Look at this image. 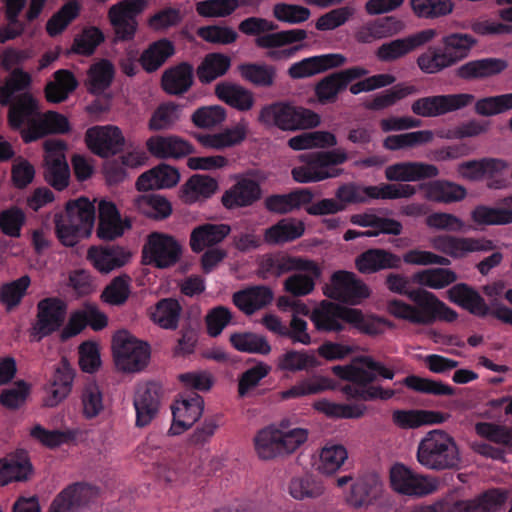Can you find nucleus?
I'll use <instances>...</instances> for the list:
<instances>
[{
    "label": "nucleus",
    "mask_w": 512,
    "mask_h": 512,
    "mask_svg": "<svg viewBox=\"0 0 512 512\" xmlns=\"http://www.w3.org/2000/svg\"><path fill=\"white\" fill-rule=\"evenodd\" d=\"M387 288L394 293L407 296L412 303L401 299L389 300L387 312L394 318L417 326L431 325L437 320L453 322L457 313L439 300L435 294L423 289H409V280L401 274H389Z\"/></svg>",
    "instance_id": "nucleus-1"
},
{
    "label": "nucleus",
    "mask_w": 512,
    "mask_h": 512,
    "mask_svg": "<svg viewBox=\"0 0 512 512\" xmlns=\"http://www.w3.org/2000/svg\"><path fill=\"white\" fill-rule=\"evenodd\" d=\"M333 372L339 378L350 382L341 388L347 398L373 401L388 400L394 396L392 389L372 384L379 377L393 379L395 372L371 356H360L350 365L335 366Z\"/></svg>",
    "instance_id": "nucleus-2"
},
{
    "label": "nucleus",
    "mask_w": 512,
    "mask_h": 512,
    "mask_svg": "<svg viewBox=\"0 0 512 512\" xmlns=\"http://www.w3.org/2000/svg\"><path fill=\"white\" fill-rule=\"evenodd\" d=\"M8 119L15 129L24 127L21 136L25 143L49 133H65L69 130V122L65 116L53 111L41 114L37 101L28 94H23L11 105Z\"/></svg>",
    "instance_id": "nucleus-3"
},
{
    "label": "nucleus",
    "mask_w": 512,
    "mask_h": 512,
    "mask_svg": "<svg viewBox=\"0 0 512 512\" xmlns=\"http://www.w3.org/2000/svg\"><path fill=\"white\" fill-rule=\"evenodd\" d=\"M416 459L422 467L432 471L455 470L462 462L455 439L442 429L425 434L418 443Z\"/></svg>",
    "instance_id": "nucleus-4"
},
{
    "label": "nucleus",
    "mask_w": 512,
    "mask_h": 512,
    "mask_svg": "<svg viewBox=\"0 0 512 512\" xmlns=\"http://www.w3.org/2000/svg\"><path fill=\"white\" fill-rule=\"evenodd\" d=\"M94 222L93 202L81 197L67 203L66 216L56 219V233L63 245L72 247L79 239L90 236Z\"/></svg>",
    "instance_id": "nucleus-5"
},
{
    "label": "nucleus",
    "mask_w": 512,
    "mask_h": 512,
    "mask_svg": "<svg viewBox=\"0 0 512 512\" xmlns=\"http://www.w3.org/2000/svg\"><path fill=\"white\" fill-rule=\"evenodd\" d=\"M259 121L266 126L294 131L314 128L320 124L321 119L319 114L310 109L278 102L262 108Z\"/></svg>",
    "instance_id": "nucleus-6"
},
{
    "label": "nucleus",
    "mask_w": 512,
    "mask_h": 512,
    "mask_svg": "<svg viewBox=\"0 0 512 512\" xmlns=\"http://www.w3.org/2000/svg\"><path fill=\"white\" fill-rule=\"evenodd\" d=\"M416 194V188L410 184L382 183L379 185L361 186L347 183L338 187L335 196L339 203H364L370 199L395 200L410 198Z\"/></svg>",
    "instance_id": "nucleus-7"
},
{
    "label": "nucleus",
    "mask_w": 512,
    "mask_h": 512,
    "mask_svg": "<svg viewBox=\"0 0 512 512\" xmlns=\"http://www.w3.org/2000/svg\"><path fill=\"white\" fill-rule=\"evenodd\" d=\"M112 348L115 365L122 372H140L149 362L150 346L126 331L114 335Z\"/></svg>",
    "instance_id": "nucleus-8"
},
{
    "label": "nucleus",
    "mask_w": 512,
    "mask_h": 512,
    "mask_svg": "<svg viewBox=\"0 0 512 512\" xmlns=\"http://www.w3.org/2000/svg\"><path fill=\"white\" fill-rule=\"evenodd\" d=\"M390 482L397 493L418 498L433 494L440 485L437 477L417 473L401 463L392 466Z\"/></svg>",
    "instance_id": "nucleus-9"
},
{
    "label": "nucleus",
    "mask_w": 512,
    "mask_h": 512,
    "mask_svg": "<svg viewBox=\"0 0 512 512\" xmlns=\"http://www.w3.org/2000/svg\"><path fill=\"white\" fill-rule=\"evenodd\" d=\"M324 293L329 298L357 305L370 296V289L355 273L339 270L332 274Z\"/></svg>",
    "instance_id": "nucleus-10"
},
{
    "label": "nucleus",
    "mask_w": 512,
    "mask_h": 512,
    "mask_svg": "<svg viewBox=\"0 0 512 512\" xmlns=\"http://www.w3.org/2000/svg\"><path fill=\"white\" fill-rule=\"evenodd\" d=\"M182 247L167 234L151 233L143 247V258L147 264L158 268L174 265L181 257Z\"/></svg>",
    "instance_id": "nucleus-11"
},
{
    "label": "nucleus",
    "mask_w": 512,
    "mask_h": 512,
    "mask_svg": "<svg viewBox=\"0 0 512 512\" xmlns=\"http://www.w3.org/2000/svg\"><path fill=\"white\" fill-rule=\"evenodd\" d=\"M284 269L295 272L284 281V289L293 296L310 294L321 276L320 267L314 261L302 257L288 260Z\"/></svg>",
    "instance_id": "nucleus-12"
},
{
    "label": "nucleus",
    "mask_w": 512,
    "mask_h": 512,
    "mask_svg": "<svg viewBox=\"0 0 512 512\" xmlns=\"http://www.w3.org/2000/svg\"><path fill=\"white\" fill-rule=\"evenodd\" d=\"M45 148V180L61 191L69 184L70 169L65 157L66 145L60 140H47Z\"/></svg>",
    "instance_id": "nucleus-13"
},
{
    "label": "nucleus",
    "mask_w": 512,
    "mask_h": 512,
    "mask_svg": "<svg viewBox=\"0 0 512 512\" xmlns=\"http://www.w3.org/2000/svg\"><path fill=\"white\" fill-rule=\"evenodd\" d=\"M474 101L468 93L428 96L413 102L411 109L421 117H436L462 109Z\"/></svg>",
    "instance_id": "nucleus-14"
},
{
    "label": "nucleus",
    "mask_w": 512,
    "mask_h": 512,
    "mask_svg": "<svg viewBox=\"0 0 512 512\" xmlns=\"http://www.w3.org/2000/svg\"><path fill=\"white\" fill-rule=\"evenodd\" d=\"M146 5L147 0H123L109 9V19L117 38L129 40L134 37L137 28L136 16Z\"/></svg>",
    "instance_id": "nucleus-15"
},
{
    "label": "nucleus",
    "mask_w": 512,
    "mask_h": 512,
    "mask_svg": "<svg viewBox=\"0 0 512 512\" xmlns=\"http://www.w3.org/2000/svg\"><path fill=\"white\" fill-rule=\"evenodd\" d=\"M430 245L436 251L455 259L463 258L472 252L490 251L494 248V243L491 240L447 234L432 237Z\"/></svg>",
    "instance_id": "nucleus-16"
},
{
    "label": "nucleus",
    "mask_w": 512,
    "mask_h": 512,
    "mask_svg": "<svg viewBox=\"0 0 512 512\" xmlns=\"http://www.w3.org/2000/svg\"><path fill=\"white\" fill-rule=\"evenodd\" d=\"M203 398L195 392L181 395L172 405L173 422L169 428L170 435H180L190 428L202 415Z\"/></svg>",
    "instance_id": "nucleus-17"
},
{
    "label": "nucleus",
    "mask_w": 512,
    "mask_h": 512,
    "mask_svg": "<svg viewBox=\"0 0 512 512\" xmlns=\"http://www.w3.org/2000/svg\"><path fill=\"white\" fill-rule=\"evenodd\" d=\"M37 310V320L33 326V335L38 339H42L62 326L67 313V305L62 299L49 297L39 301Z\"/></svg>",
    "instance_id": "nucleus-18"
},
{
    "label": "nucleus",
    "mask_w": 512,
    "mask_h": 512,
    "mask_svg": "<svg viewBox=\"0 0 512 512\" xmlns=\"http://www.w3.org/2000/svg\"><path fill=\"white\" fill-rule=\"evenodd\" d=\"M437 35L438 33L435 29L428 28L404 38L383 43L378 47L376 56L384 62L394 61L431 42Z\"/></svg>",
    "instance_id": "nucleus-19"
},
{
    "label": "nucleus",
    "mask_w": 512,
    "mask_h": 512,
    "mask_svg": "<svg viewBox=\"0 0 512 512\" xmlns=\"http://www.w3.org/2000/svg\"><path fill=\"white\" fill-rule=\"evenodd\" d=\"M86 142L91 151L101 157H109L120 152L125 139L117 126H94L86 132Z\"/></svg>",
    "instance_id": "nucleus-20"
},
{
    "label": "nucleus",
    "mask_w": 512,
    "mask_h": 512,
    "mask_svg": "<svg viewBox=\"0 0 512 512\" xmlns=\"http://www.w3.org/2000/svg\"><path fill=\"white\" fill-rule=\"evenodd\" d=\"M369 71L355 66L333 73L323 78L315 88L316 96L321 103H332L338 94L354 80L366 76Z\"/></svg>",
    "instance_id": "nucleus-21"
},
{
    "label": "nucleus",
    "mask_w": 512,
    "mask_h": 512,
    "mask_svg": "<svg viewBox=\"0 0 512 512\" xmlns=\"http://www.w3.org/2000/svg\"><path fill=\"white\" fill-rule=\"evenodd\" d=\"M99 490L89 484L75 483L64 489L52 502L49 512H79L98 497Z\"/></svg>",
    "instance_id": "nucleus-22"
},
{
    "label": "nucleus",
    "mask_w": 512,
    "mask_h": 512,
    "mask_svg": "<svg viewBox=\"0 0 512 512\" xmlns=\"http://www.w3.org/2000/svg\"><path fill=\"white\" fill-rule=\"evenodd\" d=\"M160 390V385L154 382L137 387L133 401L137 427L147 426L157 415L160 406Z\"/></svg>",
    "instance_id": "nucleus-23"
},
{
    "label": "nucleus",
    "mask_w": 512,
    "mask_h": 512,
    "mask_svg": "<svg viewBox=\"0 0 512 512\" xmlns=\"http://www.w3.org/2000/svg\"><path fill=\"white\" fill-rule=\"evenodd\" d=\"M349 309L324 300L313 309L310 319L318 331L338 332L343 329L344 322L348 323Z\"/></svg>",
    "instance_id": "nucleus-24"
},
{
    "label": "nucleus",
    "mask_w": 512,
    "mask_h": 512,
    "mask_svg": "<svg viewBox=\"0 0 512 512\" xmlns=\"http://www.w3.org/2000/svg\"><path fill=\"white\" fill-rule=\"evenodd\" d=\"M438 168L423 162H399L385 168V178L395 182H415L436 177Z\"/></svg>",
    "instance_id": "nucleus-25"
},
{
    "label": "nucleus",
    "mask_w": 512,
    "mask_h": 512,
    "mask_svg": "<svg viewBox=\"0 0 512 512\" xmlns=\"http://www.w3.org/2000/svg\"><path fill=\"white\" fill-rule=\"evenodd\" d=\"M346 58L339 53L323 54L305 58L292 64L288 70L294 79H301L343 65Z\"/></svg>",
    "instance_id": "nucleus-26"
},
{
    "label": "nucleus",
    "mask_w": 512,
    "mask_h": 512,
    "mask_svg": "<svg viewBox=\"0 0 512 512\" xmlns=\"http://www.w3.org/2000/svg\"><path fill=\"white\" fill-rule=\"evenodd\" d=\"M147 150L160 159H179L192 153V145L175 135L150 137L146 141Z\"/></svg>",
    "instance_id": "nucleus-27"
},
{
    "label": "nucleus",
    "mask_w": 512,
    "mask_h": 512,
    "mask_svg": "<svg viewBox=\"0 0 512 512\" xmlns=\"http://www.w3.org/2000/svg\"><path fill=\"white\" fill-rule=\"evenodd\" d=\"M74 380V371L67 360L63 359L55 368L54 374L46 388L44 404L55 407L61 403L71 392Z\"/></svg>",
    "instance_id": "nucleus-28"
},
{
    "label": "nucleus",
    "mask_w": 512,
    "mask_h": 512,
    "mask_svg": "<svg viewBox=\"0 0 512 512\" xmlns=\"http://www.w3.org/2000/svg\"><path fill=\"white\" fill-rule=\"evenodd\" d=\"M401 262V258L390 251L372 248L357 256L355 266L362 274H373L381 270L397 269Z\"/></svg>",
    "instance_id": "nucleus-29"
},
{
    "label": "nucleus",
    "mask_w": 512,
    "mask_h": 512,
    "mask_svg": "<svg viewBox=\"0 0 512 512\" xmlns=\"http://www.w3.org/2000/svg\"><path fill=\"white\" fill-rule=\"evenodd\" d=\"M99 226L97 235L103 240H113L120 237L126 229L131 227L128 219L124 221L114 203L101 201L99 203Z\"/></svg>",
    "instance_id": "nucleus-30"
},
{
    "label": "nucleus",
    "mask_w": 512,
    "mask_h": 512,
    "mask_svg": "<svg viewBox=\"0 0 512 512\" xmlns=\"http://www.w3.org/2000/svg\"><path fill=\"white\" fill-rule=\"evenodd\" d=\"M261 196L259 183L250 177H240L235 185L222 196V203L228 209L253 204Z\"/></svg>",
    "instance_id": "nucleus-31"
},
{
    "label": "nucleus",
    "mask_w": 512,
    "mask_h": 512,
    "mask_svg": "<svg viewBox=\"0 0 512 512\" xmlns=\"http://www.w3.org/2000/svg\"><path fill=\"white\" fill-rule=\"evenodd\" d=\"M130 255L119 246H93L88 250L87 258L102 273L122 267Z\"/></svg>",
    "instance_id": "nucleus-32"
},
{
    "label": "nucleus",
    "mask_w": 512,
    "mask_h": 512,
    "mask_svg": "<svg viewBox=\"0 0 512 512\" xmlns=\"http://www.w3.org/2000/svg\"><path fill=\"white\" fill-rule=\"evenodd\" d=\"M313 197L311 189L300 188L287 194L269 196L265 200V206L271 212L286 214L310 204Z\"/></svg>",
    "instance_id": "nucleus-33"
},
{
    "label": "nucleus",
    "mask_w": 512,
    "mask_h": 512,
    "mask_svg": "<svg viewBox=\"0 0 512 512\" xmlns=\"http://www.w3.org/2000/svg\"><path fill=\"white\" fill-rule=\"evenodd\" d=\"M507 498V490L490 489L474 499L457 501L455 510L458 512H496L504 505Z\"/></svg>",
    "instance_id": "nucleus-34"
},
{
    "label": "nucleus",
    "mask_w": 512,
    "mask_h": 512,
    "mask_svg": "<svg viewBox=\"0 0 512 512\" xmlns=\"http://www.w3.org/2000/svg\"><path fill=\"white\" fill-rule=\"evenodd\" d=\"M248 132V123L241 119L233 127L227 128L219 133L201 134L199 142L206 148L222 150L240 144L244 141Z\"/></svg>",
    "instance_id": "nucleus-35"
},
{
    "label": "nucleus",
    "mask_w": 512,
    "mask_h": 512,
    "mask_svg": "<svg viewBox=\"0 0 512 512\" xmlns=\"http://www.w3.org/2000/svg\"><path fill=\"white\" fill-rule=\"evenodd\" d=\"M305 232V224L302 220L287 217L267 228L264 240L270 245H283L302 237Z\"/></svg>",
    "instance_id": "nucleus-36"
},
{
    "label": "nucleus",
    "mask_w": 512,
    "mask_h": 512,
    "mask_svg": "<svg viewBox=\"0 0 512 512\" xmlns=\"http://www.w3.org/2000/svg\"><path fill=\"white\" fill-rule=\"evenodd\" d=\"M179 179V172L175 168L160 164L140 175L136 181V187L139 191L171 188L179 182Z\"/></svg>",
    "instance_id": "nucleus-37"
},
{
    "label": "nucleus",
    "mask_w": 512,
    "mask_h": 512,
    "mask_svg": "<svg viewBox=\"0 0 512 512\" xmlns=\"http://www.w3.org/2000/svg\"><path fill=\"white\" fill-rule=\"evenodd\" d=\"M400 28L401 23L395 17H383L359 27L355 32V39L360 43H371L396 34Z\"/></svg>",
    "instance_id": "nucleus-38"
},
{
    "label": "nucleus",
    "mask_w": 512,
    "mask_h": 512,
    "mask_svg": "<svg viewBox=\"0 0 512 512\" xmlns=\"http://www.w3.org/2000/svg\"><path fill=\"white\" fill-rule=\"evenodd\" d=\"M231 228L227 224H203L194 228L190 235V246L193 252L200 253L205 248L222 242L230 233Z\"/></svg>",
    "instance_id": "nucleus-39"
},
{
    "label": "nucleus",
    "mask_w": 512,
    "mask_h": 512,
    "mask_svg": "<svg viewBox=\"0 0 512 512\" xmlns=\"http://www.w3.org/2000/svg\"><path fill=\"white\" fill-rule=\"evenodd\" d=\"M507 66V61L500 58L478 59L461 65L457 75L465 80L483 79L500 74Z\"/></svg>",
    "instance_id": "nucleus-40"
},
{
    "label": "nucleus",
    "mask_w": 512,
    "mask_h": 512,
    "mask_svg": "<svg viewBox=\"0 0 512 512\" xmlns=\"http://www.w3.org/2000/svg\"><path fill=\"white\" fill-rule=\"evenodd\" d=\"M448 298L477 316H486L489 307L478 292L466 284H456L448 290Z\"/></svg>",
    "instance_id": "nucleus-41"
},
{
    "label": "nucleus",
    "mask_w": 512,
    "mask_h": 512,
    "mask_svg": "<svg viewBox=\"0 0 512 512\" xmlns=\"http://www.w3.org/2000/svg\"><path fill=\"white\" fill-rule=\"evenodd\" d=\"M425 198L438 203H453L465 198L466 189L454 182L445 180H434L422 186Z\"/></svg>",
    "instance_id": "nucleus-42"
},
{
    "label": "nucleus",
    "mask_w": 512,
    "mask_h": 512,
    "mask_svg": "<svg viewBox=\"0 0 512 512\" xmlns=\"http://www.w3.org/2000/svg\"><path fill=\"white\" fill-rule=\"evenodd\" d=\"M273 299L271 289L265 286H254L233 295L234 304L246 314H252L255 311L268 305Z\"/></svg>",
    "instance_id": "nucleus-43"
},
{
    "label": "nucleus",
    "mask_w": 512,
    "mask_h": 512,
    "mask_svg": "<svg viewBox=\"0 0 512 512\" xmlns=\"http://www.w3.org/2000/svg\"><path fill=\"white\" fill-rule=\"evenodd\" d=\"M448 419V415L428 410H397L393 413V421L400 428H417L422 425L440 424Z\"/></svg>",
    "instance_id": "nucleus-44"
},
{
    "label": "nucleus",
    "mask_w": 512,
    "mask_h": 512,
    "mask_svg": "<svg viewBox=\"0 0 512 512\" xmlns=\"http://www.w3.org/2000/svg\"><path fill=\"white\" fill-rule=\"evenodd\" d=\"M280 439L277 424L269 425L258 431L254 437L257 456L262 460H272L283 456Z\"/></svg>",
    "instance_id": "nucleus-45"
},
{
    "label": "nucleus",
    "mask_w": 512,
    "mask_h": 512,
    "mask_svg": "<svg viewBox=\"0 0 512 512\" xmlns=\"http://www.w3.org/2000/svg\"><path fill=\"white\" fill-rule=\"evenodd\" d=\"M381 490L382 484L376 475L360 477L352 484L348 502L354 507L367 505L378 497Z\"/></svg>",
    "instance_id": "nucleus-46"
},
{
    "label": "nucleus",
    "mask_w": 512,
    "mask_h": 512,
    "mask_svg": "<svg viewBox=\"0 0 512 512\" xmlns=\"http://www.w3.org/2000/svg\"><path fill=\"white\" fill-rule=\"evenodd\" d=\"M193 82V67L188 63H181L167 70L162 77L163 89L169 94H182L186 92Z\"/></svg>",
    "instance_id": "nucleus-47"
},
{
    "label": "nucleus",
    "mask_w": 512,
    "mask_h": 512,
    "mask_svg": "<svg viewBox=\"0 0 512 512\" xmlns=\"http://www.w3.org/2000/svg\"><path fill=\"white\" fill-rule=\"evenodd\" d=\"M215 93L220 100L240 111H248L254 104L253 94L239 85L221 83Z\"/></svg>",
    "instance_id": "nucleus-48"
},
{
    "label": "nucleus",
    "mask_w": 512,
    "mask_h": 512,
    "mask_svg": "<svg viewBox=\"0 0 512 512\" xmlns=\"http://www.w3.org/2000/svg\"><path fill=\"white\" fill-rule=\"evenodd\" d=\"M300 159L304 165L292 169V176L296 182H319L335 177V173L324 172L314 152L302 154Z\"/></svg>",
    "instance_id": "nucleus-49"
},
{
    "label": "nucleus",
    "mask_w": 512,
    "mask_h": 512,
    "mask_svg": "<svg viewBox=\"0 0 512 512\" xmlns=\"http://www.w3.org/2000/svg\"><path fill=\"white\" fill-rule=\"evenodd\" d=\"M300 159L304 165L292 169V176L296 182H319L335 177V173L324 172L314 152L302 154Z\"/></svg>",
    "instance_id": "nucleus-50"
},
{
    "label": "nucleus",
    "mask_w": 512,
    "mask_h": 512,
    "mask_svg": "<svg viewBox=\"0 0 512 512\" xmlns=\"http://www.w3.org/2000/svg\"><path fill=\"white\" fill-rule=\"evenodd\" d=\"M217 188L218 183L214 178L206 175H194L183 186L182 199L191 204L211 197Z\"/></svg>",
    "instance_id": "nucleus-51"
},
{
    "label": "nucleus",
    "mask_w": 512,
    "mask_h": 512,
    "mask_svg": "<svg viewBox=\"0 0 512 512\" xmlns=\"http://www.w3.org/2000/svg\"><path fill=\"white\" fill-rule=\"evenodd\" d=\"M306 38L307 31L304 29H291L280 32L271 31L256 37L255 44L259 48L275 49L301 42Z\"/></svg>",
    "instance_id": "nucleus-52"
},
{
    "label": "nucleus",
    "mask_w": 512,
    "mask_h": 512,
    "mask_svg": "<svg viewBox=\"0 0 512 512\" xmlns=\"http://www.w3.org/2000/svg\"><path fill=\"white\" fill-rule=\"evenodd\" d=\"M419 69L426 74H436L454 65V60L443 48L429 47L417 58Z\"/></svg>",
    "instance_id": "nucleus-53"
},
{
    "label": "nucleus",
    "mask_w": 512,
    "mask_h": 512,
    "mask_svg": "<svg viewBox=\"0 0 512 512\" xmlns=\"http://www.w3.org/2000/svg\"><path fill=\"white\" fill-rule=\"evenodd\" d=\"M77 85L78 83L70 71L58 70L54 73V81L46 85V97L50 102H62L76 89Z\"/></svg>",
    "instance_id": "nucleus-54"
},
{
    "label": "nucleus",
    "mask_w": 512,
    "mask_h": 512,
    "mask_svg": "<svg viewBox=\"0 0 512 512\" xmlns=\"http://www.w3.org/2000/svg\"><path fill=\"white\" fill-rule=\"evenodd\" d=\"M456 273L449 268H432L416 272L412 276L414 283L430 289H442L455 282Z\"/></svg>",
    "instance_id": "nucleus-55"
},
{
    "label": "nucleus",
    "mask_w": 512,
    "mask_h": 512,
    "mask_svg": "<svg viewBox=\"0 0 512 512\" xmlns=\"http://www.w3.org/2000/svg\"><path fill=\"white\" fill-rule=\"evenodd\" d=\"M174 54V45L167 39L152 43L141 55L142 67L147 72L156 71L170 56Z\"/></svg>",
    "instance_id": "nucleus-56"
},
{
    "label": "nucleus",
    "mask_w": 512,
    "mask_h": 512,
    "mask_svg": "<svg viewBox=\"0 0 512 512\" xmlns=\"http://www.w3.org/2000/svg\"><path fill=\"white\" fill-rule=\"evenodd\" d=\"M281 448L284 455H289L298 450L308 439V430L300 427H292L289 420H281L278 424Z\"/></svg>",
    "instance_id": "nucleus-57"
},
{
    "label": "nucleus",
    "mask_w": 512,
    "mask_h": 512,
    "mask_svg": "<svg viewBox=\"0 0 512 512\" xmlns=\"http://www.w3.org/2000/svg\"><path fill=\"white\" fill-rule=\"evenodd\" d=\"M230 58L220 53L208 54L197 69V76L202 83H210L224 75L230 67Z\"/></svg>",
    "instance_id": "nucleus-58"
},
{
    "label": "nucleus",
    "mask_w": 512,
    "mask_h": 512,
    "mask_svg": "<svg viewBox=\"0 0 512 512\" xmlns=\"http://www.w3.org/2000/svg\"><path fill=\"white\" fill-rule=\"evenodd\" d=\"M134 205L139 212L154 219L167 218L172 212L170 202L157 194L139 196L135 199Z\"/></svg>",
    "instance_id": "nucleus-59"
},
{
    "label": "nucleus",
    "mask_w": 512,
    "mask_h": 512,
    "mask_svg": "<svg viewBox=\"0 0 512 512\" xmlns=\"http://www.w3.org/2000/svg\"><path fill=\"white\" fill-rule=\"evenodd\" d=\"M434 134L430 130H419L397 135L387 136L383 146L387 150L395 151L405 148H412L433 140Z\"/></svg>",
    "instance_id": "nucleus-60"
},
{
    "label": "nucleus",
    "mask_w": 512,
    "mask_h": 512,
    "mask_svg": "<svg viewBox=\"0 0 512 512\" xmlns=\"http://www.w3.org/2000/svg\"><path fill=\"white\" fill-rule=\"evenodd\" d=\"M477 40L470 34L450 33L442 38V44L454 60V64L466 58Z\"/></svg>",
    "instance_id": "nucleus-61"
},
{
    "label": "nucleus",
    "mask_w": 512,
    "mask_h": 512,
    "mask_svg": "<svg viewBox=\"0 0 512 512\" xmlns=\"http://www.w3.org/2000/svg\"><path fill=\"white\" fill-rule=\"evenodd\" d=\"M181 118V106L168 102L157 107L153 112L148 128L151 131L168 130L172 128Z\"/></svg>",
    "instance_id": "nucleus-62"
},
{
    "label": "nucleus",
    "mask_w": 512,
    "mask_h": 512,
    "mask_svg": "<svg viewBox=\"0 0 512 512\" xmlns=\"http://www.w3.org/2000/svg\"><path fill=\"white\" fill-rule=\"evenodd\" d=\"M181 306L175 299L160 300L152 312V320L164 329H175L178 325Z\"/></svg>",
    "instance_id": "nucleus-63"
},
{
    "label": "nucleus",
    "mask_w": 512,
    "mask_h": 512,
    "mask_svg": "<svg viewBox=\"0 0 512 512\" xmlns=\"http://www.w3.org/2000/svg\"><path fill=\"white\" fill-rule=\"evenodd\" d=\"M114 77V67L108 60L93 64L88 71V89L99 94L108 88Z\"/></svg>",
    "instance_id": "nucleus-64"
}]
</instances>
